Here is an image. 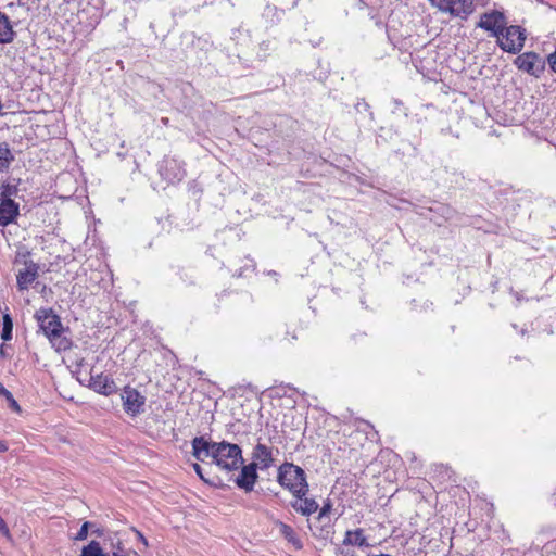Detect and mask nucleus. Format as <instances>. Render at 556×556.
<instances>
[{
  "mask_svg": "<svg viewBox=\"0 0 556 556\" xmlns=\"http://www.w3.org/2000/svg\"><path fill=\"white\" fill-rule=\"evenodd\" d=\"M40 330L49 339L52 346L58 352L67 351L72 346V341L63 336L64 328L61 318L52 308H39L35 313Z\"/></svg>",
  "mask_w": 556,
  "mask_h": 556,
  "instance_id": "1",
  "label": "nucleus"
},
{
  "mask_svg": "<svg viewBox=\"0 0 556 556\" xmlns=\"http://www.w3.org/2000/svg\"><path fill=\"white\" fill-rule=\"evenodd\" d=\"M277 480L279 484L289 490L295 498L301 500L308 492L305 471L292 463L286 462L280 465Z\"/></svg>",
  "mask_w": 556,
  "mask_h": 556,
  "instance_id": "2",
  "label": "nucleus"
},
{
  "mask_svg": "<svg viewBox=\"0 0 556 556\" xmlns=\"http://www.w3.org/2000/svg\"><path fill=\"white\" fill-rule=\"evenodd\" d=\"M214 463L227 471L237 470L243 464L242 451L237 444L222 441L215 447Z\"/></svg>",
  "mask_w": 556,
  "mask_h": 556,
  "instance_id": "3",
  "label": "nucleus"
},
{
  "mask_svg": "<svg viewBox=\"0 0 556 556\" xmlns=\"http://www.w3.org/2000/svg\"><path fill=\"white\" fill-rule=\"evenodd\" d=\"M496 39V43L503 51L517 54L525 46L526 30L518 25H510Z\"/></svg>",
  "mask_w": 556,
  "mask_h": 556,
  "instance_id": "4",
  "label": "nucleus"
},
{
  "mask_svg": "<svg viewBox=\"0 0 556 556\" xmlns=\"http://www.w3.org/2000/svg\"><path fill=\"white\" fill-rule=\"evenodd\" d=\"M15 263H21V261L16 258ZM22 264L24 267L16 274V287L21 292L27 291L39 276V265L29 258L28 254L23 255Z\"/></svg>",
  "mask_w": 556,
  "mask_h": 556,
  "instance_id": "5",
  "label": "nucleus"
},
{
  "mask_svg": "<svg viewBox=\"0 0 556 556\" xmlns=\"http://www.w3.org/2000/svg\"><path fill=\"white\" fill-rule=\"evenodd\" d=\"M430 3L442 12L453 16L466 18L473 12V0H429Z\"/></svg>",
  "mask_w": 556,
  "mask_h": 556,
  "instance_id": "6",
  "label": "nucleus"
},
{
  "mask_svg": "<svg viewBox=\"0 0 556 556\" xmlns=\"http://www.w3.org/2000/svg\"><path fill=\"white\" fill-rule=\"evenodd\" d=\"M477 26L490 31L493 37L500 38V35L507 27V20L503 12L492 10L481 14Z\"/></svg>",
  "mask_w": 556,
  "mask_h": 556,
  "instance_id": "7",
  "label": "nucleus"
},
{
  "mask_svg": "<svg viewBox=\"0 0 556 556\" xmlns=\"http://www.w3.org/2000/svg\"><path fill=\"white\" fill-rule=\"evenodd\" d=\"M123 408L131 417H136L143 412L146 397L135 388L125 387L121 393Z\"/></svg>",
  "mask_w": 556,
  "mask_h": 556,
  "instance_id": "8",
  "label": "nucleus"
},
{
  "mask_svg": "<svg viewBox=\"0 0 556 556\" xmlns=\"http://www.w3.org/2000/svg\"><path fill=\"white\" fill-rule=\"evenodd\" d=\"M514 64L519 71L526 72L535 77H539L545 70V61L535 52H525L519 54Z\"/></svg>",
  "mask_w": 556,
  "mask_h": 556,
  "instance_id": "9",
  "label": "nucleus"
},
{
  "mask_svg": "<svg viewBox=\"0 0 556 556\" xmlns=\"http://www.w3.org/2000/svg\"><path fill=\"white\" fill-rule=\"evenodd\" d=\"M10 194L11 187L5 186L4 191L1 193L3 199L0 203V226L2 227L14 223L20 213L18 204L14 200L7 198Z\"/></svg>",
  "mask_w": 556,
  "mask_h": 556,
  "instance_id": "10",
  "label": "nucleus"
},
{
  "mask_svg": "<svg viewBox=\"0 0 556 556\" xmlns=\"http://www.w3.org/2000/svg\"><path fill=\"white\" fill-rule=\"evenodd\" d=\"M160 174L165 180L174 184L185 177L186 170L180 161L175 157H166L160 166Z\"/></svg>",
  "mask_w": 556,
  "mask_h": 556,
  "instance_id": "11",
  "label": "nucleus"
},
{
  "mask_svg": "<svg viewBox=\"0 0 556 556\" xmlns=\"http://www.w3.org/2000/svg\"><path fill=\"white\" fill-rule=\"evenodd\" d=\"M192 454L200 460L204 462L206 458H215V447L217 443H213L204 439L203 437H195L192 442Z\"/></svg>",
  "mask_w": 556,
  "mask_h": 556,
  "instance_id": "12",
  "label": "nucleus"
},
{
  "mask_svg": "<svg viewBox=\"0 0 556 556\" xmlns=\"http://www.w3.org/2000/svg\"><path fill=\"white\" fill-rule=\"evenodd\" d=\"M257 464L250 463L241 468L239 476L236 479L237 485L245 492H251L257 480Z\"/></svg>",
  "mask_w": 556,
  "mask_h": 556,
  "instance_id": "13",
  "label": "nucleus"
},
{
  "mask_svg": "<svg viewBox=\"0 0 556 556\" xmlns=\"http://www.w3.org/2000/svg\"><path fill=\"white\" fill-rule=\"evenodd\" d=\"M89 387L103 395H111L117 391V386L113 378L104 374L91 376Z\"/></svg>",
  "mask_w": 556,
  "mask_h": 556,
  "instance_id": "14",
  "label": "nucleus"
},
{
  "mask_svg": "<svg viewBox=\"0 0 556 556\" xmlns=\"http://www.w3.org/2000/svg\"><path fill=\"white\" fill-rule=\"evenodd\" d=\"M252 458V463H256L261 470L268 469L274 465L271 447L260 442L253 448Z\"/></svg>",
  "mask_w": 556,
  "mask_h": 556,
  "instance_id": "15",
  "label": "nucleus"
},
{
  "mask_svg": "<svg viewBox=\"0 0 556 556\" xmlns=\"http://www.w3.org/2000/svg\"><path fill=\"white\" fill-rule=\"evenodd\" d=\"M291 506L294 510L303 516H311L318 510V503L314 498L303 496L301 500L296 498L291 502Z\"/></svg>",
  "mask_w": 556,
  "mask_h": 556,
  "instance_id": "16",
  "label": "nucleus"
},
{
  "mask_svg": "<svg viewBox=\"0 0 556 556\" xmlns=\"http://www.w3.org/2000/svg\"><path fill=\"white\" fill-rule=\"evenodd\" d=\"M344 545H354L358 547H369L366 536L364 535L363 529L349 530L345 532V536L343 540Z\"/></svg>",
  "mask_w": 556,
  "mask_h": 556,
  "instance_id": "17",
  "label": "nucleus"
},
{
  "mask_svg": "<svg viewBox=\"0 0 556 556\" xmlns=\"http://www.w3.org/2000/svg\"><path fill=\"white\" fill-rule=\"evenodd\" d=\"M276 527L279 529L280 534L290 543L292 544L296 549L302 548V542L298 538L295 531L292 527L289 525L282 522V521H276Z\"/></svg>",
  "mask_w": 556,
  "mask_h": 556,
  "instance_id": "18",
  "label": "nucleus"
},
{
  "mask_svg": "<svg viewBox=\"0 0 556 556\" xmlns=\"http://www.w3.org/2000/svg\"><path fill=\"white\" fill-rule=\"evenodd\" d=\"M15 33L9 17L0 12V43H10L13 41Z\"/></svg>",
  "mask_w": 556,
  "mask_h": 556,
  "instance_id": "19",
  "label": "nucleus"
},
{
  "mask_svg": "<svg viewBox=\"0 0 556 556\" xmlns=\"http://www.w3.org/2000/svg\"><path fill=\"white\" fill-rule=\"evenodd\" d=\"M14 160V156L9 148V144L7 142L0 143V173L7 170L12 161Z\"/></svg>",
  "mask_w": 556,
  "mask_h": 556,
  "instance_id": "20",
  "label": "nucleus"
},
{
  "mask_svg": "<svg viewBox=\"0 0 556 556\" xmlns=\"http://www.w3.org/2000/svg\"><path fill=\"white\" fill-rule=\"evenodd\" d=\"M80 556H104V552L99 542L91 541L83 547Z\"/></svg>",
  "mask_w": 556,
  "mask_h": 556,
  "instance_id": "21",
  "label": "nucleus"
},
{
  "mask_svg": "<svg viewBox=\"0 0 556 556\" xmlns=\"http://www.w3.org/2000/svg\"><path fill=\"white\" fill-rule=\"evenodd\" d=\"M12 331H13V320L11 316L5 313L3 315V323H2V332L1 338L3 341H10L12 339Z\"/></svg>",
  "mask_w": 556,
  "mask_h": 556,
  "instance_id": "22",
  "label": "nucleus"
},
{
  "mask_svg": "<svg viewBox=\"0 0 556 556\" xmlns=\"http://www.w3.org/2000/svg\"><path fill=\"white\" fill-rule=\"evenodd\" d=\"M104 556H128L127 552L124 548V545L121 540L111 543V552L104 553Z\"/></svg>",
  "mask_w": 556,
  "mask_h": 556,
  "instance_id": "23",
  "label": "nucleus"
},
{
  "mask_svg": "<svg viewBox=\"0 0 556 556\" xmlns=\"http://www.w3.org/2000/svg\"><path fill=\"white\" fill-rule=\"evenodd\" d=\"M92 525L89 522V521H85L79 531L77 532V534L75 535V540L77 541H83V540H86L87 536H88V531H89V528L91 527Z\"/></svg>",
  "mask_w": 556,
  "mask_h": 556,
  "instance_id": "24",
  "label": "nucleus"
},
{
  "mask_svg": "<svg viewBox=\"0 0 556 556\" xmlns=\"http://www.w3.org/2000/svg\"><path fill=\"white\" fill-rule=\"evenodd\" d=\"M331 508H332V505H331L330 501L328 500L319 510L318 520H320V521L324 520L328 516V514L331 511Z\"/></svg>",
  "mask_w": 556,
  "mask_h": 556,
  "instance_id": "25",
  "label": "nucleus"
},
{
  "mask_svg": "<svg viewBox=\"0 0 556 556\" xmlns=\"http://www.w3.org/2000/svg\"><path fill=\"white\" fill-rule=\"evenodd\" d=\"M193 469L202 481L212 484V482L204 476L203 469L199 464H193Z\"/></svg>",
  "mask_w": 556,
  "mask_h": 556,
  "instance_id": "26",
  "label": "nucleus"
},
{
  "mask_svg": "<svg viewBox=\"0 0 556 556\" xmlns=\"http://www.w3.org/2000/svg\"><path fill=\"white\" fill-rule=\"evenodd\" d=\"M0 533L3 535H9V528L1 516H0Z\"/></svg>",
  "mask_w": 556,
  "mask_h": 556,
  "instance_id": "27",
  "label": "nucleus"
},
{
  "mask_svg": "<svg viewBox=\"0 0 556 556\" xmlns=\"http://www.w3.org/2000/svg\"><path fill=\"white\" fill-rule=\"evenodd\" d=\"M0 395H3L8 400V402H10L12 399H14L12 393L9 390H7L5 388H0Z\"/></svg>",
  "mask_w": 556,
  "mask_h": 556,
  "instance_id": "28",
  "label": "nucleus"
},
{
  "mask_svg": "<svg viewBox=\"0 0 556 556\" xmlns=\"http://www.w3.org/2000/svg\"><path fill=\"white\" fill-rule=\"evenodd\" d=\"M0 395H3L8 400V402H10L12 399H14L12 393L9 390H7L5 388H0Z\"/></svg>",
  "mask_w": 556,
  "mask_h": 556,
  "instance_id": "29",
  "label": "nucleus"
},
{
  "mask_svg": "<svg viewBox=\"0 0 556 556\" xmlns=\"http://www.w3.org/2000/svg\"><path fill=\"white\" fill-rule=\"evenodd\" d=\"M9 405L11 408H13L14 410L16 412H20L21 410V407L20 405L17 404V402L15 401V399H12L10 402H9Z\"/></svg>",
  "mask_w": 556,
  "mask_h": 556,
  "instance_id": "30",
  "label": "nucleus"
},
{
  "mask_svg": "<svg viewBox=\"0 0 556 556\" xmlns=\"http://www.w3.org/2000/svg\"><path fill=\"white\" fill-rule=\"evenodd\" d=\"M8 451V445L4 441H0V454Z\"/></svg>",
  "mask_w": 556,
  "mask_h": 556,
  "instance_id": "31",
  "label": "nucleus"
},
{
  "mask_svg": "<svg viewBox=\"0 0 556 556\" xmlns=\"http://www.w3.org/2000/svg\"><path fill=\"white\" fill-rule=\"evenodd\" d=\"M138 536H139V539L142 541V543H143L144 545H147V544H148V542H147L146 538H144L140 532H138Z\"/></svg>",
  "mask_w": 556,
  "mask_h": 556,
  "instance_id": "32",
  "label": "nucleus"
},
{
  "mask_svg": "<svg viewBox=\"0 0 556 556\" xmlns=\"http://www.w3.org/2000/svg\"><path fill=\"white\" fill-rule=\"evenodd\" d=\"M93 533L100 534L99 529H96Z\"/></svg>",
  "mask_w": 556,
  "mask_h": 556,
  "instance_id": "33",
  "label": "nucleus"
},
{
  "mask_svg": "<svg viewBox=\"0 0 556 556\" xmlns=\"http://www.w3.org/2000/svg\"><path fill=\"white\" fill-rule=\"evenodd\" d=\"M164 124H167V118L162 119Z\"/></svg>",
  "mask_w": 556,
  "mask_h": 556,
  "instance_id": "34",
  "label": "nucleus"
},
{
  "mask_svg": "<svg viewBox=\"0 0 556 556\" xmlns=\"http://www.w3.org/2000/svg\"><path fill=\"white\" fill-rule=\"evenodd\" d=\"M0 388H4V386L0 382Z\"/></svg>",
  "mask_w": 556,
  "mask_h": 556,
  "instance_id": "35",
  "label": "nucleus"
}]
</instances>
